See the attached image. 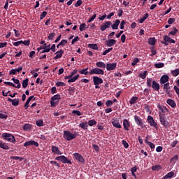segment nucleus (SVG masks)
Masks as SVG:
<instances>
[{
    "label": "nucleus",
    "instance_id": "f257e3e1",
    "mask_svg": "<svg viewBox=\"0 0 179 179\" xmlns=\"http://www.w3.org/2000/svg\"><path fill=\"white\" fill-rule=\"evenodd\" d=\"M76 134H72L71 131H64L63 138L66 139V141H72L76 138Z\"/></svg>",
    "mask_w": 179,
    "mask_h": 179
},
{
    "label": "nucleus",
    "instance_id": "f03ea898",
    "mask_svg": "<svg viewBox=\"0 0 179 179\" xmlns=\"http://www.w3.org/2000/svg\"><path fill=\"white\" fill-rule=\"evenodd\" d=\"M1 136L5 141H7V142H10L11 143H15V142H16V138H15V136L9 133H3Z\"/></svg>",
    "mask_w": 179,
    "mask_h": 179
},
{
    "label": "nucleus",
    "instance_id": "7ed1b4c3",
    "mask_svg": "<svg viewBox=\"0 0 179 179\" xmlns=\"http://www.w3.org/2000/svg\"><path fill=\"white\" fill-rule=\"evenodd\" d=\"M59 100H61V95H59V94L52 96L50 99L51 107H57V105L58 104Z\"/></svg>",
    "mask_w": 179,
    "mask_h": 179
},
{
    "label": "nucleus",
    "instance_id": "20e7f679",
    "mask_svg": "<svg viewBox=\"0 0 179 179\" xmlns=\"http://www.w3.org/2000/svg\"><path fill=\"white\" fill-rule=\"evenodd\" d=\"M160 123L165 127V128H169L170 127V122L166 120V116L164 114L159 113V114Z\"/></svg>",
    "mask_w": 179,
    "mask_h": 179
},
{
    "label": "nucleus",
    "instance_id": "39448f33",
    "mask_svg": "<svg viewBox=\"0 0 179 179\" xmlns=\"http://www.w3.org/2000/svg\"><path fill=\"white\" fill-rule=\"evenodd\" d=\"M55 160H57L58 162H62V163H64V164L66 163L69 164H72V161L68 159V158L64 155L56 157Z\"/></svg>",
    "mask_w": 179,
    "mask_h": 179
},
{
    "label": "nucleus",
    "instance_id": "423d86ee",
    "mask_svg": "<svg viewBox=\"0 0 179 179\" xmlns=\"http://www.w3.org/2000/svg\"><path fill=\"white\" fill-rule=\"evenodd\" d=\"M147 121L150 127H153L154 128H155V129H157V123L156 122V121H155V119H153L152 116L148 115Z\"/></svg>",
    "mask_w": 179,
    "mask_h": 179
},
{
    "label": "nucleus",
    "instance_id": "0eeeda50",
    "mask_svg": "<svg viewBox=\"0 0 179 179\" xmlns=\"http://www.w3.org/2000/svg\"><path fill=\"white\" fill-rule=\"evenodd\" d=\"M90 75H104V71L99 68H94L90 71Z\"/></svg>",
    "mask_w": 179,
    "mask_h": 179
},
{
    "label": "nucleus",
    "instance_id": "6e6552de",
    "mask_svg": "<svg viewBox=\"0 0 179 179\" xmlns=\"http://www.w3.org/2000/svg\"><path fill=\"white\" fill-rule=\"evenodd\" d=\"M73 157L76 158V160H77V162L81 163V164H85V158H83V156H82L80 154L75 152L73 154Z\"/></svg>",
    "mask_w": 179,
    "mask_h": 179
},
{
    "label": "nucleus",
    "instance_id": "1a4fd4ad",
    "mask_svg": "<svg viewBox=\"0 0 179 179\" xmlns=\"http://www.w3.org/2000/svg\"><path fill=\"white\" fill-rule=\"evenodd\" d=\"M134 121L136 122V124L137 125H138V127H141V128H145V123H143V122H142V119H141V117H139V116L135 115L134 116Z\"/></svg>",
    "mask_w": 179,
    "mask_h": 179
},
{
    "label": "nucleus",
    "instance_id": "9d476101",
    "mask_svg": "<svg viewBox=\"0 0 179 179\" xmlns=\"http://www.w3.org/2000/svg\"><path fill=\"white\" fill-rule=\"evenodd\" d=\"M35 146L36 148H38V143L36 141H29L24 143V148H27L29 146Z\"/></svg>",
    "mask_w": 179,
    "mask_h": 179
},
{
    "label": "nucleus",
    "instance_id": "9b49d317",
    "mask_svg": "<svg viewBox=\"0 0 179 179\" xmlns=\"http://www.w3.org/2000/svg\"><path fill=\"white\" fill-rule=\"evenodd\" d=\"M110 26L111 21H106L100 27V30L101 31H104V30H106V29H110Z\"/></svg>",
    "mask_w": 179,
    "mask_h": 179
},
{
    "label": "nucleus",
    "instance_id": "f8f14e48",
    "mask_svg": "<svg viewBox=\"0 0 179 179\" xmlns=\"http://www.w3.org/2000/svg\"><path fill=\"white\" fill-rule=\"evenodd\" d=\"M92 79L94 85H101V83H103V78L99 76H93Z\"/></svg>",
    "mask_w": 179,
    "mask_h": 179
},
{
    "label": "nucleus",
    "instance_id": "ddd939ff",
    "mask_svg": "<svg viewBox=\"0 0 179 179\" xmlns=\"http://www.w3.org/2000/svg\"><path fill=\"white\" fill-rule=\"evenodd\" d=\"M106 71H114L117 68V63H109L106 64Z\"/></svg>",
    "mask_w": 179,
    "mask_h": 179
},
{
    "label": "nucleus",
    "instance_id": "4468645a",
    "mask_svg": "<svg viewBox=\"0 0 179 179\" xmlns=\"http://www.w3.org/2000/svg\"><path fill=\"white\" fill-rule=\"evenodd\" d=\"M115 44H117V41L115 39L106 41V45H107V47H113V45H115Z\"/></svg>",
    "mask_w": 179,
    "mask_h": 179
},
{
    "label": "nucleus",
    "instance_id": "2eb2a0df",
    "mask_svg": "<svg viewBox=\"0 0 179 179\" xmlns=\"http://www.w3.org/2000/svg\"><path fill=\"white\" fill-rule=\"evenodd\" d=\"M123 127L125 131H129V127H131V124L129 123L128 120L124 119L123 120Z\"/></svg>",
    "mask_w": 179,
    "mask_h": 179
},
{
    "label": "nucleus",
    "instance_id": "dca6fc26",
    "mask_svg": "<svg viewBox=\"0 0 179 179\" xmlns=\"http://www.w3.org/2000/svg\"><path fill=\"white\" fill-rule=\"evenodd\" d=\"M169 79H170V78L167 75H163L160 78L161 85L167 83V82H169Z\"/></svg>",
    "mask_w": 179,
    "mask_h": 179
},
{
    "label": "nucleus",
    "instance_id": "f3484780",
    "mask_svg": "<svg viewBox=\"0 0 179 179\" xmlns=\"http://www.w3.org/2000/svg\"><path fill=\"white\" fill-rule=\"evenodd\" d=\"M151 87H152V89L155 90V92H159V90H160V84L155 80L152 81V85Z\"/></svg>",
    "mask_w": 179,
    "mask_h": 179
},
{
    "label": "nucleus",
    "instance_id": "a211bd4d",
    "mask_svg": "<svg viewBox=\"0 0 179 179\" xmlns=\"http://www.w3.org/2000/svg\"><path fill=\"white\" fill-rule=\"evenodd\" d=\"M167 104H169V106H170L172 108H176V107H177V104L176 103V101L171 99H169L166 101Z\"/></svg>",
    "mask_w": 179,
    "mask_h": 179
},
{
    "label": "nucleus",
    "instance_id": "6ab92c4d",
    "mask_svg": "<svg viewBox=\"0 0 179 179\" xmlns=\"http://www.w3.org/2000/svg\"><path fill=\"white\" fill-rule=\"evenodd\" d=\"M64 50L61 49L60 50L56 52L55 54L56 56L54 57V59H59V58H62V55L64 54Z\"/></svg>",
    "mask_w": 179,
    "mask_h": 179
},
{
    "label": "nucleus",
    "instance_id": "aec40b11",
    "mask_svg": "<svg viewBox=\"0 0 179 179\" xmlns=\"http://www.w3.org/2000/svg\"><path fill=\"white\" fill-rule=\"evenodd\" d=\"M52 152L55 153V155H62V152H61V150H59V148L55 145L52 146Z\"/></svg>",
    "mask_w": 179,
    "mask_h": 179
},
{
    "label": "nucleus",
    "instance_id": "412c9836",
    "mask_svg": "<svg viewBox=\"0 0 179 179\" xmlns=\"http://www.w3.org/2000/svg\"><path fill=\"white\" fill-rule=\"evenodd\" d=\"M0 148L1 149H3V150H9L10 148L8 145V143L0 141Z\"/></svg>",
    "mask_w": 179,
    "mask_h": 179
},
{
    "label": "nucleus",
    "instance_id": "4be33fe9",
    "mask_svg": "<svg viewBox=\"0 0 179 179\" xmlns=\"http://www.w3.org/2000/svg\"><path fill=\"white\" fill-rule=\"evenodd\" d=\"M120 23L121 21H120V20H116L115 23L111 26L113 30H118V26H120Z\"/></svg>",
    "mask_w": 179,
    "mask_h": 179
},
{
    "label": "nucleus",
    "instance_id": "5701e85b",
    "mask_svg": "<svg viewBox=\"0 0 179 179\" xmlns=\"http://www.w3.org/2000/svg\"><path fill=\"white\" fill-rule=\"evenodd\" d=\"M112 124L113 125V127H115V128H121V124H120V120H114L113 121H112Z\"/></svg>",
    "mask_w": 179,
    "mask_h": 179
},
{
    "label": "nucleus",
    "instance_id": "b1692460",
    "mask_svg": "<svg viewBox=\"0 0 179 179\" xmlns=\"http://www.w3.org/2000/svg\"><path fill=\"white\" fill-rule=\"evenodd\" d=\"M33 99H34V96H31L28 98V99L27 100V101L24 104L25 110H27V108H29V104H30V101H31V100H33Z\"/></svg>",
    "mask_w": 179,
    "mask_h": 179
},
{
    "label": "nucleus",
    "instance_id": "393cba45",
    "mask_svg": "<svg viewBox=\"0 0 179 179\" xmlns=\"http://www.w3.org/2000/svg\"><path fill=\"white\" fill-rule=\"evenodd\" d=\"M96 65L97 68H103V69H106V63L103 62H98L96 63Z\"/></svg>",
    "mask_w": 179,
    "mask_h": 179
},
{
    "label": "nucleus",
    "instance_id": "a878e982",
    "mask_svg": "<svg viewBox=\"0 0 179 179\" xmlns=\"http://www.w3.org/2000/svg\"><path fill=\"white\" fill-rule=\"evenodd\" d=\"M158 109L159 110V111H162V113H169V108H167L166 106H162L160 105H158L157 106Z\"/></svg>",
    "mask_w": 179,
    "mask_h": 179
},
{
    "label": "nucleus",
    "instance_id": "bb28decb",
    "mask_svg": "<svg viewBox=\"0 0 179 179\" xmlns=\"http://www.w3.org/2000/svg\"><path fill=\"white\" fill-rule=\"evenodd\" d=\"M148 43L150 44V45H155L156 44V38H149L148 40Z\"/></svg>",
    "mask_w": 179,
    "mask_h": 179
},
{
    "label": "nucleus",
    "instance_id": "cd10ccee",
    "mask_svg": "<svg viewBox=\"0 0 179 179\" xmlns=\"http://www.w3.org/2000/svg\"><path fill=\"white\" fill-rule=\"evenodd\" d=\"M89 48H92V50H99V45L96 43H90L87 45Z\"/></svg>",
    "mask_w": 179,
    "mask_h": 179
},
{
    "label": "nucleus",
    "instance_id": "c85d7f7f",
    "mask_svg": "<svg viewBox=\"0 0 179 179\" xmlns=\"http://www.w3.org/2000/svg\"><path fill=\"white\" fill-rule=\"evenodd\" d=\"M88 69L89 68L80 69L78 72L80 73V75H87L89 73V71H87Z\"/></svg>",
    "mask_w": 179,
    "mask_h": 179
},
{
    "label": "nucleus",
    "instance_id": "c756f323",
    "mask_svg": "<svg viewBox=\"0 0 179 179\" xmlns=\"http://www.w3.org/2000/svg\"><path fill=\"white\" fill-rule=\"evenodd\" d=\"M178 32V29L176 27H173V31H170L168 34V36H176L177 33Z\"/></svg>",
    "mask_w": 179,
    "mask_h": 179
},
{
    "label": "nucleus",
    "instance_id": "7c9ffc66",
    "mask_svg": "<svg viewBox=\"0 0 179 179\" xmlns=\"http://www.w3.org/2000/svg\"><path fill=\"white\" fill-rule=\"evenodd\" d=\"M79 78V74L76 75L74 77H72L71 79L68 80L69 83H72L73 82H76L77 79Z\"/></svg>",
    "mask_w": 179,
    "mask_h": 179
},
{
    "label": "nucleus",
    "instance_id": "2f4dec72",
    "mask_svg": "<svg viewBox=\"0 0 179 179\" xmlns=\"http://www.w3.org/2000/svg\"><path fill=\"white\" fill-rule=\"evenodd\" d=\"M172 177H174V172L171 171L168 173L164 177V179H169V178H172Z\"/></svg>",
    "mask_w": 179,
    "mask_h": 179
},
{
    "label": "nucleus",
    "instance_id": "473e14b6",
    "mask_svg": "<svg viewBox=\"0 0 179 179\" xmlns=\"http://www.w3.org/2000/svg\"><path fill=\"white\" fill-rule=\"evenodd\" d=\"M24 131H30L31 129V124H25L23 126Z\"/></svg>",
    "mask_w": 179,
    "mask_h": 179
},
{
    "label": "nucleus",
    "instance_id": "72a5a7b5",
    "mask_svg": "<svg viewBox=\"0 0 179 179\" xmlns=\"http://www.w3.org/2000/svg\"><path fill=\"white\" fill-rule=\"evenodd\" d=\"M147 75H148V71H144V72L143 73H139L138 76L141 79H146Z\"/></svg>",
    "mask_w": 179,
    "mask_h": 179
},
{
    "label": "nucleus",
    "instance_id": "f704fd0d",
    "mask_svg": "<svg viewBox=\"0 0 179 179\" xmlns=\"http://www.w3.org/2000/svg\"><path fill=\"white\" fill-rule=\"evenodd\" d=\"M28 85H29V79L26 78L22 81V87L24 89H26V87H27Z\"/></svg>",
    "mask_w": 179,
    "mask_h": 179
},
{
    "label": "nucleus",
    "instance_id": "c9c22d12",
    "mask_svg": "<svg viewBox=\"0 0 179 179\" xmlns=\"http://www.w3.org/2000/svg\"><path fill=\"white\" fill-rule=\"evenodd\" d=\"M171 75L173 76L174 77L178 76L179 75V69H176L175 70H173L171 71Z\"/></svg>",
    "mask_w": 179,
    "mask_h": 179
},
{
    "label": "nucleus",
    "instance_id": "e433bc0d",
    "mask_svg": "<svg viewBox=\"0 0 179 179\" xmlns=\"http://www.w3.org/2000/svg\"><path fill=\"white\" fill-rule=\"evenodd\" d=\"M153 85V80L152 78H147V86L148 87H150Z\"/></svg>",
    "mask_w": 179,
    "mask_h": 179
},
{
    "label": "nucleus",
    "instance_id": "4c0bfd02",
    "mask_svg": "<svg viewBox=\"0 0 179 179\" xmlns=\"http://www.w3.org/2000/svg\"><path fill=\"white\" fill-rule=\"evenodd\" d=\"M148 17H149V14L145 13L144 16L139 20V23H143V22H145V19H148Z\"/></svg>",
    "mask_w": 179,
    "mask_h": 179
},
{
    "label": "nucleus",
    "instance_id": "58836bf2",
    "mask_svg": "<svg viewBox=\"0 0 179 179\" xmlns=\"http://www.w3.org/2000/svg\"><path fill=\"white\" fill-rule=\"evenodd\" d=\"M36 124L37 127H43L44 126V122L43 120H38L36 121Z\"/></svg>",
    "mask_w": 179,
    "mask_h": 179
},
{
    "label": "nucleus",
    "instance_id": "ea45409f",
    "mask_svg": "<svg viewBox=\"0 0 179 179\" xmlns=\"http://www.w3.org/2000/svg\"><path fill=\"white\" fill-rule=\"evenodd\" d=\"M155 68H164V63H156L154 64Z\"/></svg>",
    "mask_w": 179,
    "mask_h": 179
},
{
    "label": "nucleus",
    "instance_id": "a19ab883",
    "mask_svg": "<svg viewBox=\"0 0 179 179\" xmlns=\"http://www.w3.org/2000/svg\"><path fill=\"white\" fill-rule=\"evenodd\" d=\"M145 143L147 145H149L150 149H155V144H153V143H152V142H150V141H148V140H145Z\"/></svg>",
    "mask_w": 179,
    "mask_h": 179
},
{
    "label": "nucleus",
    "instance_id": "79ce46f5",
    "mask_svg": "<svg viewBox=\"0 0 179 179\" xmlns=\"http://www.w3.org/2000/svg\"><path fill=\"white\" fill-rule=\"evenodd\" d=\"M14 83H15V85H17V86L15 85V87L17 89H20V87H22V85H20V81H19V80H17V79L14 80Z\"/></svg>",
    "mask_w": 179,
    "mask_h": 179
},
{
    "label": "nucleus",
    "instance_id": "37998d69",
    "mask_svg": "<svg viewBox=\"0 0 179 179\" xmlns=\"http://www.w3.org/2000/svg\"><path fill=\"white\" fill-rule=\"evenodd\" d=\"M136 101H138V97L137 96H133L130 101H129V103L130 104H135V103H136Z\"/></svg>",
    "mask_w": 179,
    "mask_h": 179
},
{
    "label": "nucleus",
    "instance_id": "c03bdc74",
    "mask_svg": "<svg viewBox=\"0 0 179 179\" xmlns=\"http://www.w3.org/2000/svg\"><path fill=\"white\" fill-rule=\"evenodd\" d=\"M177 160H178V155H175L171 159V163L176 164V163H177Z\"/></svg>",
    "mask_w": 179,
    "mask_h": 179
},
{
    "label": "nucleus",
    "instance_id": "a18cd8bd",
    "mask_svg": "<svg viewBox=\"0 0 179 179\" xmlns=\"http://www.w3.org/2000/svg\"><path fill=\"white\" fill-rule=\"evenodd\" d=\"M80 128L83 129H86L87 128V122H82L79 124Z\"/></svg>",
    "mask_w": 179,
    "mask_h": 179
},
{
    "label": "nucleus",
    "instance_id": "49530a36",
    "mask_svg": "<svg viewBox=\"0 0 179 179\" xmlns=\"http://www.w3.org/2000/svg\"><path fill=\"white\" fill-rule=\"evenodd\" d=\"M152 171H158V170H160L162 169V166L160 165H155L152 166Z\"/></svg>",
    "mask_w": 179,
    "mask_h": 179
},
{
    "label": "nucleus",
    "instance_id": "de8ad7c7",
    "mask_svg": "<svg viewBox=\"0 0 179 179\" xmlns=\"http://www.w3.org/2000/svg\"><path fill=\"white\" fill-rule=\"evenodd\" d=\"M96 124L97 122H96V120H91L88 121V125H90V127H93V125H96Z\"/></svg>",
    "mask_w": 179,
    "mask_h": 179
},
{
    "label": "nucleus",
    "instance_id": "09e8293b",
    "mask_svg": "<svg viewBox=\"0 0 179 179\" xmlns=\"http://www.w3.org/2000/svg\"><path fill=\"white\" fill-rule=\"evenodd\" d=\"M12 106H14V107H16L17 106H19V99H13Z\"/></svg>",
    "mask_w": 179,
    "mask_h": 179
},
{
    "label": "nucleus",
    "instance_id": "8fccbe9b",
    "mask_svg": "<svg viewBox=\"0 0 179 179\" xmlns=\"http://www.w3.org/2000/svg\"><path fill=\"white\" fill-rule=\"evenodd\" d=\"M125 24H127V22H125L124 20H122L120 22L121 30H124V29L125 28Z\"/></svg>",
    "mask_w": 179,
    "mask_h": 179
},
{
    "label": "nucleus",
    "instance_id": "3c124183",
    "mask_svg": "<svg viewBox=\"0 0 179 179\" xmlns=\"http://www.w3.org/2000/svg\"><path fill=\"white\" fill-rule=\"evenodd\" d=\"M122 143L124 148H125V149H128V148H129V144H128L127 141L122 140Z\"/></svg>",
    "mask_w": 179,
    "mask_h": 179
},
{
    "label": "nucleus",
    "instance_id": "603ef678",
    "mask_svg": "<svg viewBox=\"0 0 179 179\" xmlns=\"http://www.w3.org/2000/svg\"><path fill=\"white\" fill-rule=\"evenodd\" d=\"M163 89L164 90H169L170 89V83H165V84H164Z\"/></svg>",
    "mask_w": 179,
    "mask_h": 179
},
{
    "label": "nucleus",
    "instance_id": "864d4df0",
    "mask_svg": "<svg viewBox=\"0 0 179 179\" xmlns=\"http://www.w3.org/2000/svg\"><path fill=\"white\" fill-rule=\"evenodd\" d=\"M56 86H57V87H60L61 86L62 87H64V86H66V84H65L64 82H57L56 83Z\"/></svg>",
    "mask_w": 179,
    "mask_h": 179
},
{
    "label": "nucleus",
    "instance_id": "5fc2aeb1",
    "mask_svg": "<svg viewBox=\"0 0 179 179\" xmlns=\"http://www.w3.org/2000/svg\"><path fill=\"white\" fill-rule=\"evenodd\" d=\"M54 37H55V33L52 32L51 34H49V36H48V40H52L54 38Z\"/></svg>",
    "mask_w": 179,
    "mask_h": 179
},
{
    "label": "nucleus",
    "instance_id": "6e6d98bb",
    "mask_svg": "<svg viewBox=\"0 0 179 179\" xmlns=\"http://www.w3.org/2000/svg\"><path fill=\"white\" fill-rule=\"evenodd\" d=\"M106 107H111V106H113V101H111V100L106 101Z\"/></svg>",
    "mask_w": 179,
    "mask_h": 179
},
{
    "label": "nucleus",
    "instance_id": "4d7b16f0",
    "mask_svg": "<svg viewBox=\"0 0 179 179\" xmlns=\"http://www.w3.org/2000/svg\"><path fill=\"white\" fill-rule=\"evenodd\" d=\"M83 3V1H82V0H78L75 4V7L78 8V7L80 6V5H82Z\"/></svg>",
    "mask_w": 179,
    "mask_h": 179
},
{
    "label": "nucleus",
    "instance_id": "13d9d810",
    "mask_svg": "<svg viewBox=\"0 0 179 179\" xmlns=\"http://www.w3.org/2000/svg\"><path fill=\"white\" fill-rule=\"evenodd\" d=\"M47 16V11H43L41 15H40V19L41 20H43V17H45Z\"/></svg>",
    "mask_w": 179,
    "mask_h": 179
},
{
    "label": "nucleus",
    "instance_id": "bf43d9fd",
    "mask_svg": "<svg viewBox=\"0 0 179 179\" xmlns=\"http://www.w3.org/2000/svg\"><path fill=\"white\" fill-rule=\"evenodd\" d=\"M150 92V90L145 88L143 91L144 96H149V93Z\"/></svg>",
    "mask_w": 179,
    "mask_h": 179
},
{
    "label": "nucleus",
    "instance_id": "052dcab7",
    "mask_svg": "<svg viewBox=\"0 0 179 179\" xmlns=\"http://www.w3.org/2000/svg\"><path fill=\"white\" fill-rule=\"evenodd\" d=\"M66 44H68V41L66 39H63L59 43V45H65Z\"/></svg>",
    "mask_w": 179,
    "mask_h": 179
},
{
    "label": "nucleus",
    "instance_id": "680f3d73",
    "mask_svg": "<svg viewBox=\"0 0 179 179\" xmlns=\"http://www.w3.org/2000/svg\"><path fill=\"white\" fill-rule=\"evenodd\" d=\"M79 40H80V38H79V36H76L71 41V44H75V43H76V41H79Z\"/></svg>",
    "mask_w": 179,
    "mask_h": 179
},
{
    "label": "nucleus",
    "instance_id": "e2e57ef3",
    "mask_svg": "<svg viewBox=\"0 0 179 179\" xmlns=\"http://www.w3.org/2000/svg\"><path fill=\"white\" fill-rule=\"evenodd\" d=\"M85 27H86V24L83 23L80 25V31H83L85 30Z\"/></svg>",
    "mask_w": 179,
    "mask_h": 179
},
{
    "label": "nucleus",
    "instance_id": "0e129e2a",
    "mask_svg": "<svg viewBox=\"0 0 179 179\" xmlns=\"http://www.w3.org/2000/svg\"><path fill=\"white\" fill-rule=\"evenodd\" d=\"M176 22V18H169L168 20V24H173Z\"/></svg>",
    "mask_w": 179,
    "mask_h": 179
},
{
    "label": "nucleus",
    "instance_id": "69168bd1",
    "mask_svg": "<svg viewBox=\"0 0 179 179\" xmlns=\"http://www.w3.org/2000/svg\"><path fill=\"white\" fill-rule=\"evenodd\" d=\"M96 19V14H94L90 19L87 21V23H92V22H93V20H94Z\"/></svg>",
    "mask_w": 179,
    "mask_h": 179
},
{
    "label": "nucleus",
    "instance_id": "338daca9",
    "mask_svg": "<svg viewBox=\"0 0 179 179\" xmlns=\"http://www.w3.org/2000/svg\"><path fill=\"white\" fill-rule=\"evenodd\" d=\"M139 62V59L138 58H135L134 59V62L131 63L132 66H135V65H136V64Z\"/></svg>",
    "mask_w": 179,
    "mask_h": 179
},
{
    "label": "nucleus",
    "instance_id": "774afa93",
    "mask_svg": "<svg viewBox=\"0 0 179 179\" xmlns=\"http://www.w3.org/2000/svg\"><path fill=\"white\" fill-rule=\"evenodd\" d=\"M72 114H76V115H78V117H80V115H82V113H80V111L79 110H73Z\"/></svg>",
    "mask_w": 179,
    "mask_h": 179
}]
</instances>
